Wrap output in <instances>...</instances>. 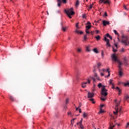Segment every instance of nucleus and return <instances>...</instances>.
I'll return each instance as SVG.
<instances>
[{"label": "nucleus", "instance_id": "f257e3e1", "mask_svg": "<svg viewBox=\"0 0 129 129\" xmlns=\"http://www.w3.org/2000/svg\"><path fill=\"white\" fill-rule=\"evenodd\" d=\"M121 40L120 42L122 44H124V46H127V41H128V38L127 36L122 35L121 37Z\"/></svg>", "mask_w": 129, "mask_h": 129}, {"label": "nucleus", "instance_id": "f03ea898", "mask_svg": "<svg viewBox=\"0 0 129 129\" xmlns=\"http://www.w3.org/2000/svg\"><path fill=\"white\" fill-rule=\"evenodd\" d=\"M64 12L68 16H69V15H71V16H72V15H74L75 13L73 11V8H72L70 9H68V10H65Z\"/></svg>", "mask_w": 129, "mask_h": 129}, {"label": "nucleus", "instance_id": "7ed1b4c3", "mask_svg": "<svg viewBox=\"0 0 129 129\" xmlns=\"http://www.w3.org/2000/svg\"><path fill=\"white\" fill-rule=\"evenodd\" d=\"M107 90L105 89V86H103V88L101 90V94L104 96H106L108 94Z\"/></svg>", "mask_w": 129, "mask_h": 129}, {"label": "nucleus", "instance_id": "20e7f679", "mask_svg": "<svg viewBox=\"0 0 129 129\" xmlns=\"http://www.w3.org/2000/svg\"><path fill=\"white\" fill-rule=\"evenodd\" d=\"M111 58L113 61H115L117 62H118V61H119V60L117 59V56H116V55H115L114 54L112 55Z\"/></svg>", "mask_w": 129, "mask_h": 129}, {"label": "nucleus", "instance_id": "39448f33", "mask_svg": "<svg viewBox=\"0 0 129 129\" xmlns=\"http://www.w3.org/2000/svg\"><path fill=\"white\" fill-rule=\"evenodd\" d=\"M104 41L106 42V45L108 47H110V44L109 43V39L106 38V37H104Z\"/></svg>", "mask_w": 129, "mask_h": 129}, {"label": "nucleus", "instance_id": "423d86ee", "mask_svg": "<svg viewBox=\"0 0 129 129\" xmlns=\"http://www.w3.org/2000/svg\"><path fill=\"white\" fill-rule=\"evenodd\" d=\"M99 2L100 3V4H102V3H104V4H108V5H109L110 4L108 0H100Z\"/></svg>", "mask_w": 129, "mask_h": 129}, {"label": "nucleus", "instance_id": "0eeeda50", "mask_svg": "<svg viewBox=\"0 0 129 129\" xmlns=\"http://www.w3.org/2000/svg\"><path fill=\"white\" fill-rule=\"evenodd\" d=\"M113 32L114 33L115 35H117V36H118L117 39H118V41L119 42H120V39H119V34H118V33H117V31L115 30H113Z\"/></svg>", "mask_w": 129, "mask_h": 129}, {"label": "nucleus", "instance_id": "6e6552de", "mask_svg": "<svg viewBox=\"0 0 129 129\" xmlns=\"http://www.w3.org/2000/svg\"><path fill=\"white\" fill-rule=\"evenodd\" d=\"M94 96V93H90L88 92V98H91Z\"/></svg>", "mask_w": 129, "mask_h": 129}, {"label": "nucleus", "instance_id": "1a4fd4ad", "mask_svg": "<svg viewBox=\"0 0 129 129\" xmlns=\"http://www.w3.org/2000/svg\"><path fill=\"white\" fill-rule=\"evenodd\" d=\"M117 63H118V68L119 69V70H121V66H122V62H121V61H120V60H118V61H117Z\"/></svg>", "mask_w": 129, "mask_h": 129}, {"label": "nucleus", "instance_id": "9d476101", "mask_svg": "<svg viewBox=\"0 0 129 129\" xmlns=\"http://www.w3.org/2000/svg\"><path fill=\"white\" fill-rule=\"evenodd\" d=\"M103 25L105 27L106 26V25H109V21H106L105 20L103 21Z\"/></svg>", "mask_w": 129, "mask_h": 129}, {"label": "nucleus", "instance_id": "9b49d317", "mask_svg": "<svg viewBox=\"0 0 129 129\" xmlns=\"http://www.w3.org/2000/svg\"><path fill=\"white\" fill-rule=\"evenodd\" d=\"M57 7H61V4H62V1L61 0H57Z\"/></svg>", "mask_w": 129, "mask_h": 129}, {"label": "nucleus", "instance_id": "f8f14e48", "mask_svg": "<svg viewBox=\"0 0 129 129\" xmlns=\"http://www.w3.org/2000/svg\"><path fill=\"white\" fill-rule=\"evenodd\" d=\"M87 82H84L82 83V87L83 88H85L86 87V85L87 84Z\"/></svg>", "mask_w": 129, "mask_h": 129}, {"label": "nucleus", "instance_id": "ddd939ff", "mask_svg": "<svg viewBox=\"0 0 129 129\" xmlns=\"http://www.w3.org/2000/svg\"><path fill=\"white\" fill-rule=\"evenodd\" d=\"M97 68L99 70V71H100V67L101 66V63L98 62L97 64Z\"/></svg>", "mask_w": 129, "mask_h": 129}, {"label": "nucleus", "instance_id": "4468645a", "mask_svg": "<svg viewBox=\"0 0 129 129\" xmlns=\"http://www.w3.org/2000/svg\"><path fill=\"white\" fill-rule=\"evenodd\" d=\"M61 30L63 31V32H65L66 31V29H67V27H63V24L61 23Z\"/></svg>", "mask_w": 129, "mask_h": 129}, {"label": "nucleus", "instance_id": "2eb2a0df", "mask_svg": "<svg viewBox=\"0 0 129 129\" xmlns=\"http://www.w3.org/2000/svg\"><path fill=\"white\" fill-rule=\"evenodd\" d=\"M109 70H110L109 68H108L107 69V72H108V75L107 76V78L109 77V76H110V71H109Z\"/></svg>", "mask_w": 129, "mask_h": 129}, {"label": "nucleus", "instance_id": "dca6fc26", "mask_svg": "<svg viewBox=\"0 0 129 129\" xmlns=\"http://www.w3.org/2000/svg\"><path fill=\"white\" fill-rule=\"evenodd\" d=\"M76 33H77V34H80L81 35H82V34H83V31H80L78 30H76Z\"/></svg>", "mask_w": 129, "mask_h": 129}, {"label": "nucleus", "instance_id": "f3484780", "mask_svg": "<svg viewBox=\"0 0 129 129\" xmlns=\"http://www.w3.org/2000/svg\"><path fill=\"white\" fill-rule=\"evenodd\" d=\"M79 124L80 125V128H82V129L84 128V126H83V124H82V123H79Z\"/></svg>", "mask_w": 129, "mask_h": 129}, {"label": "nucleus", "instance_id": "a211bd4d", "mask_svg": "<svg viewBox=\"0 0 129 129\" xmlns=\"http://www.w3.org/2000/svg\"><path fill=\"white\" fill-rule=\"evenodd\" d=\"M10 99L12 100V101H15V98L12 96H10Z\"/></svg>", "mask_w": 129, "mask_h": 129}, {"label": "nucleus", "instance_id": "6ab92c4d", "mask_svg": "<svg viewBox=\"0 0 129 129\" xmlns=\"http://www.w3.org/2000/svg\"><path fill=\"white\" fill-rule=\"evenodd\" d=\"M103 86H103L101 84V83H99L98 85V87H99V88H100V87H102V88H103Z\"/></svg>", "mask_w": 129, "mask_h": 129}, {"label": "nucleus", "instance_id": "aec40b11", "mask_svg": "<svg viewBox=\"0 0 129 129\" xmlns=\"http://www.w3.org/2000/svg\"><path fill=\"white\" fill-rule=\"evenodd\" d=\"M119 75L120 77L122 76V72H121V70H119Z\"/></svg>", "mask_w": 129, "mask_h": 129}, {"label": "nucleus", "instance_id": "412c9836", "mask_svg": "<svg viewBox=\"0 0 129 129\" xmlns=\"http://www.w3.org/2000/svg\"><path fill=\"white\" fill-rule=\"evenodd\" d=\"M95 38L96 39L97 41H98L99 40H100V36L98 35L97 36L95 37Z\"/></svg>", "mask_w": 129, "mask_h": 129}, {"label": "nucleus", "instance_id": "4be33fe9", "mask_svg": "<svg viewBox=\"0 0 129 129\" xmlns=\"http://www.w3.org/2000/svg\"><path fill=\"white\" fill-rule=\"evenodd\" d=\"M91 25H87L86 26V29H88V30H89V29H91Z\"/></svg>", "mask_w": 129, "mask_h": 129}, {"label": "nucleus", "instance_id": "5701e85b", "mask_svg": "<svg viewBox=\"0 0 129 129\" xmlns=\"http://www.w3.org/2000/svg\"><path fill=\"white\" fill-rule=\"evenodd\" d=\"M116 111L115 112H113V113H114V114L117 115V113L118 112V108H116Z\"/></svg>", "mask_w": 129, "mask_h": 129}, {"label": "nucleus", "instance_id": "b1692460", "mask_svg": "<svg viewBox=\"0 0 129 129\" xmlns=\"http://www.w3.org/2000/svg\"><path fill=\"white\" fill-rule=\"evenodd\" d=\"M86 33L87 35L88 34H90V32H89V30H88V29H86Z\"/></svg>", "mask_w": 129, "mask_h": 129}, {"label": "nucleus", "instance_id": "393cba45", "mask_svg": "<svg viewBox=\"0 0 129 129\" xmlns=\"http://www.w3.org/2000/svg\"><path fill=\"white\" fill-rule=\"evenodd\" d=\"M116 90L117 91H118L119 94L120 93L121 90H120V89H119V88H118V87H117L116 88Z\"/></svg>", "mask_w": 129, "mask_h": 129}, {"label": "nucleus", "instance_id": "a878e982", "mask_svg": "<svg viewBox=\"0 0 129 129\" xmlns=\"http://www.w3.org/2000/svg\"><path fill=\"white\" fill-rule=\"evenodd\" d=\"M83 120V119L81 118V120H80V122H78L77 123V125H78L79 124V123H82Z\"/></svg>", "mask_w": 129, "mask_h": 129}, {"label": "nucleus", "instance_id": "bb28decb", "mask_svg": "<svg viewBox=\"0 0 129 129\" xmlns=\"http://www.w3.org/2000/svg\"><path fill=\"white\" fill-rule=\"evenodd\" d=\"M84 40L85 41H87V35L86 34V35H84Z\"/></svg>", "mask_w": 129, "mask_h": 129}, {"label": "nucleus", "instance_id": "cd10ccee", "mask_svg": "<svg viewBox=\"0 0 129 129\" xmlns=\"http://www.w3.org/2000/svg\"><path fill=\"white\" fill-rule=\"evenodd\" d=\"M79 4H80V3L79 2V1H77L76 3V7H77L78 6H79Z\"/></svg>", "mask_w": 129, "mask_h": 129}, {"label": "nucleus", "instance_id": "c85d7f7f", "mask_svg": "<svg viewBox=\"0 0 129 129\" xmlns=\"http://www.w3.org/2000/svg\"><path fill=\"white\" fill-rule=\"evenodd\" d=\"M120 103V102H118V103H116V107L117 108V107H118V105H119Z\"/></svg>", "mask_w": 129, "mask_h": 129}, {"label": "nucleus", "instance_id": "c756f323", "mask_svg": "<svg viewBox=\"0 0 129 129\" xmlns=\"http://www.w3.org/2000/svg\"><path fill=\"white\" fill-rule=\"evenodd\" d=\"M93 51L95 53H98V51L97 50V48H94Z\"/></svg>", "mask_w": 129, "mask_h": 129}, {"label": "nucleus", "instance_id": "7c9ffc66", "mask_svg": "<svg viewBox=\"0 0 129 129\" xmlns=\"http://www.w3.org/2000/svg\"><path fill=\"white\" fill-rule=\"evenodd\" d=\"M86 51L88 52H90V50L89 49V46H86Z\"/></svg>", "mask_w": 129, "mask_h": 129}, {"label": "nucleus", "instance_id": "2f4dec72", "mask_svg": "<svg viewBox=\"0 0 129 129\" xmlns=\"http://www.w3.org/2000/svg\"><path fill=\"white\" fill-rule=\"evenodd\" d=\"M83 116H84V117H86L87 116V113H85V112H84L83 113Z\"/></svg>", "mask_w": 129, "mask_h": 129}, {"label": "nucleus", "instance_id": "473e14b6", "mask_svg": "<svg viewBox=\"0 0 129 129\" xmlns=\"http://www.w3.org/2000/svg\"><path fill=\"white\" fill-rule=\"evenodd\" d=\"M124 86H129V82L125 83Z\"/></svg>", "mask_w": 129, "mask_h": 129}, {"label": "nucleus", "instance_id": "72a5a7b5", "mask_svg": "<svg viewBox=\"0 0 129 129\" xmlns=\"http://www.w3.org/2000/svg\"><path fill=\"white\" fill-rule=\"evenodd\" d=\"M109 84H111V85H113V83H112V80H110Z\"/></svg>", "mask_w": 129, "mask_h": 129}, {"label": "nucleus", "instance_id": "f704fd0d", "mask_svg": "<svg viewBox=\"0 0 129 129\" xmlns=\"http://www.w3.org/2000/svg\"><path fill=\"white\" fill-rule=\"evenodd\" d=\"M66 104L69 103V99L67 98L66 99Z\"/></svg>", "mask_w": 129, "mask_h": 129}, {"label": "nucleus", "instance_id": "c9c22d12", "mask_svg": "<svg viewBox=\"0 0 129 129\" xmlns=\"http://www.w3.org/2000/svg\"><path fill=\"white\" fill-rule=\"evenodd\" d=\"M101 99L102 100H103V101H104L105 100V99H106V98H105V97H101Z\"/></svg>", "mask_w": 129, "mask_h": 129}, {"label": "nucleus", "instance_id": "e433bc0d", "mask_svg": "<svg viewBox=\"0 0 129 129\" xmlns=\"http://www.w3.org/2000/svg\"><path fill=\"white\" fill-rule=\"evenodd\" d=\"M86 14H83L82 15V17L84 18V19H85V18H86Z\"/></svg>", "mask_w": 129, "mask_h": 129}, {"label": "nucleus", "instance_id": "4c0bfd02", "mask_svg": "<svg viewBox=\"0 0 129 129\" xmlns=\"http://www.w3.org/2000/svg\"><path fill=\"white\" fill-rule=\"evenodd\" d=\"M77 51L79 53H80L81 52V48H78Z\"/></svg>", "mask_w": 129, "mask_h": 129}, {"label": "nucleus", "instance_id": "58836bf2", "mask_svg": "<svg viewBox=\"0 0 129 129\" xmlns=\"http://www.w3.org/2000/svg\"><path fill=\"white\" fill-rule=\"evenodd\" d=\"M105 37H107V38H109V37H110V35H109V34L107 33L106 35V36H105Z\"/></svg>", "mask_w": 129, "mask_h": 129}, {"label": "nucleus", "instance_id": "ea45409f", "mask_svg": "<svg viewBox=\"0 0 129 129\" xmlns=\"http://www.w3.org/2000/svg\"><path fill=\"white\" fill-rule=\"evenodd\" d=\"M123 7H124V8L125 9V10L126 11H128V9H127V8H126V6H125V5H124Z\"/></svg>", "mask_w": 129, "mask_h": 129}, {"label": "nucleus", "instance_id": "a19ab883", "mask_svg": "<svg viewBox=\"0 0 129 129\" xmlns=\"http://www.w3.org/2000/svg\"><path fill=\"white\" fill-rule=\"evenodd\" d=\"M78 25H79V23H77L76 26L77 28V29H79V27H78Z\"/></svg>", "mask_w": 129, "mask_h": 129}, {"label": "nucleus", "instance_id": "79ce46f5", "mask_svg": "<svg viewBox=\"0 0 129 129\" xmlns=\"http://www.w3.org/2000/svg\"><path fill=\"white\" fill-rule=\"evenodd\" d=\"M112 49H113V51H114L115 52L117 51V50L116 49H115V48H114V47H113Z\"/></svg>", "mask_w": 129, "mask_h": 129}, {"label": "nucleus", "instance_id": "37998d69", "mask_svg": "<svg viewBox=\"0 0 129 129\" xmlns=\"http://www.w3.org/2000/svg\"><path fill=\"white\" fill-rule=\"evenodd\" d=\"M103 110H102V109L101 108H100V112L99 113H102V112H103Z\"/></svg>", "mask_w": 129, "mask_h": 129}, {"label": "nucleus", "instance_id": "c03bdc74", "mask_svg": "<svg viewBox=\"0 0 129 129\" xmlns=\"http://www.w3.org/2000/svg\"><path fill=\"white\" fill-rule=\"evenodd\" d=\"M128 126H129V122L127 123V124L125 126V128H127L128 127Z\"/></svg>", "mask_w": 129, "mask_h": 129}, {"label": "nucleus", "instance_id": "a18cd8bd", "mask_svg": "<svg viewBox=\"0 0 129 129\" xmlns=\"http://www.w3.org/2000/svg\"><path fill=\"white\" fill-rule=\"evenodd\" d=\"M90 100L91 102H92L93 103H94V102H93V101H94V99H93V98H91V99H90Z\"/></svg>", "mask_w": 129, "mask_h": 129}, {"label": "nucleus", "instance_id": "49530a36", "mask_svg": "<svg viewBox=\"0 0 129 129\" xmlns=\"http://www.w3.org/2000/svg\"><path fill=\"white\" fill-rule=\"evenodd\" d=\"M80 107H81V105H80L78 108H76V110H78V109L80 108Z\"/></svg>", "mask_w": 129, "mask_h": 129}, {"label": "nucleus", "instance_id": "de8ad7c7", "mask_svg": "<svg viewBox=\"0 0 129 129\" xmlns=\"http://www.w3.org/2000/svg\"><path fill=\"white\" fill-rule=\"evenodd\" d=\"M86 25H91V23H90V22L88 21Z\"/></svg>", "mask_w": 129, "mask_h": 129}, {"label": "nucleus", "instance_id": "09e8293b", "mask_svg": "<svg viewBox=\"0 0 129 129\" xmlns=\"http://www.w3.org/2000/svg\"><path fill=\"white\" fill-rule=\"evenodd\" d=\"M67 2V0H62V2L63 3V4H66Z\"/></svg>", "mask_w": 129, "mask_h": 129}, {"label": "nucleus", "instance_id": "8fccbe9b", "mask_svg": "<svg viewBox=\"0 0 129 129\" xmlns=\"http://www.w3.org/2000/svg\"><path fill=\"white\" fill-rule=\"evenodd\" d=\"M68 17H69V18L70 19H72V17H71V15L69 14V15H68Z\"/></svg>", "mask_w": 129, "mask_h": 129}, {"label": "nucleus", "instance_id": "3c124183", "mask_svg": "<svg viewBox=\"0 0 129 129\" xmlns=\"http://www.w3.org/2000/svg\"><path fill=\"white\" fill-rule=\"evenodd\" d=\"M129 98V96H126L125 97V99L126 100L128 99Z\"/></svg>", "mask_w": 129, "mask_h": 129}, {"label": "nucleus", "instance_id": "603ef678", "mask_svg": "<svg viewBox=\"0 0 129 129\" xmlns=\"http://www.w3.org/2000/svg\"><path fill=\"white\" fill-rule=\"evenodd\" d=\"M124 61L125 62L127 61V59H126V57H124Z\"/></svg>", "mask_w": 129, "mask_h": 129}, {"label": "nucleus", "instance_id": "864d4df0", "mask_svg": "<svg viewBox=\"0 0 129 129\" xmlns=\"http://www.w3.org/2000/svg\"><path fill=\"white\" fill-rule=\"evenodd\" d=\"M99 33V30H96V33L97 34H98Z\"/></svg>", "mask_w": 129, "mask_h": 129}, {"label": "nucleus", "instance_id": "5fc2aeb1", "mask_svg": "<svg viewBox=\"0 0 129 129\" xmlns=\"http://www.w3.org/2000/svg\"><path fill=\"white\" fill-rule=\"evenodd\" d=\"M121 52H124V49H123V48H122L121 49Z\"/></svg>", "mask_w": 129, "mask_h": 129}, {"label": "nucleus", "instance_id": "6e6d98bb", "mask_svg": "<svg viewBox=\"0 0 129 129\" xmlns=\"http://www.w3.org/2000/svg\"><path fill=\"white\" fill-rule=\"evenodd\" d=\"M91 35H93V34H94V31H91Z\"/></svg>", "mask_w": 129, "mask_h": 129}, {"label": "nucleus", "instance_id": "4d7b16f0", "mask_svg": "<svg viewBox=\"0 0 129 129\" xmlns=\"http://www.w3.org/2000/svg\"><path fill=\"white\" fill-rule=\"evenodd\" d=\"M103 106H104V105H103V104H101V105H100V108H102V107H103Z\"/></svg>", "mask_w": 129, "mask_h": 129}, {"label": "nucleus", "instance_id": "13d9d810", "mask_svg": "<svg viewBox=\"0 0 129 129\" xmlns=\"http://www.w3.org/2000/svg\"><path fill=\"white\" fill-rule=\"evenodd\" d=\"M79 109V111L80 113H81V112H82L81 111V108H79V109Z\"/></svg>", "mask_w": 129, "mask_h": 129}, {"label": "nucleus", "instance_id": "bf43d9fd", "mask_svg": "<svg viewBox=\"0 0 129 129\" xmlns=\"http://www.w3.org/2000/svg\"><path fill=\"white\" fill-rule=\"evenodd\" d=\"M74 123V121H73L72 120H71V124L73 125Z\"/></svg>", "mask_w": 129, "mask_h": 129}, {"label": "nucleus", "instance_id": "052dcab7", "mask_svg": "<svg viewBox=\"0 0 129 129\" xmlns=\"http://www.w3.org/2000/svg\"><path fill=\"white\" fill-rule=\"evenodd\" d=\"M102 71H104V72L106 71V72H107V70L104 69L102 70Z\"/></svg>", "mask_w": 129, "mask_h": 129}, {"label": "nucleus", "instance_id": "680f3d73", "mask_svg": "<svg viewBox=\"0 0 129 129\" xmlns=\"http://www.w3.org/2000/svg\"><path fill=\"white\" fill-rule=\"evenodd\" d=\"M56 13L57 14H60V10L56 11Z\"/></svg>", "mask_w": 129, "mask_h": 129}, {"label": "nucleus", "instance_id": "e2e57ef3", "mask_svg": "<svg viewBox=\"0 0 129 129\" xmlns=\"http://www.w3.org/2000/svg\"><path fill=\"white\" fill-rule=\"evenodd\" d=\"M89 9H92V5H91L89 6Z\"/></svg>", "mask_w": 129, "mask_h": 129}, {"label": "nucleus", "instance_id": "0e129e2a", "mask_svg": "<svg viewBox=\"0 0 129 129\" xmlns=\"http://www.w3.org/2000/svg\"><path fill=\"white\" fill-rule=\"evenodd\" d=\"M101 76H104V74L102 73H101Z\"/></svg>", "mask_w": 129, "mask_h": 129}, {"label": "nucleus", "instance_id": "69168bd1", "mask_svg": "<svg viewBox=\"0 0 129 129\" xmlns=\"http://www.w3.org/2000/svg\"><path fill=\"white\" fill-rule=\"evenodd\" d=\"M112 89H114V85L113 84V85H112Z\"/></svg>", "mask_w": 129, "mask_h": 129}, {"label": "nucleus", "instance_id": "338daca9", "mask_svg": "<svg viewBox=\"0 0 129 129\" xmlns=\"http://www.w3.org/2000/svg\"><path fill=\"white\" fill-rule=\"evenodd\" d=\"M118 111H119V112H121V108H119Z\"/></svg>", "mask_w": 129, "mask_h": 129}, {"label": "nucleus", "instance_id": "774afa93", "mask_svg": "<svg viewBox=\"0 0 129 129\" xmlns=\"http://www.w3.org/2000/svg\"><path fill=\"white\" fill-rule=\"evenodd\" d=\"M92 79L93 80V82H95V79H94V78H93Z\"/></svg>", "mask_w": 129, "mask_h": 129}]
</instances>
